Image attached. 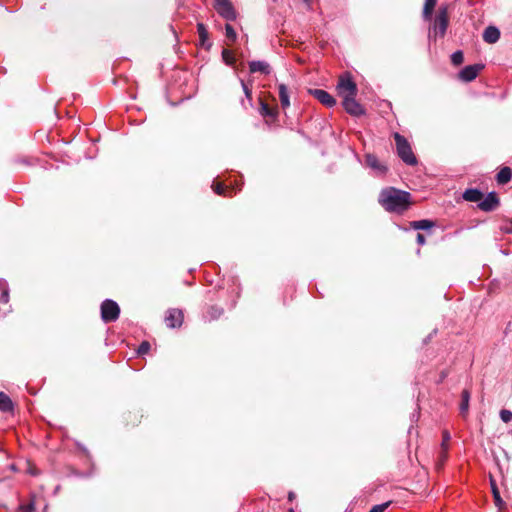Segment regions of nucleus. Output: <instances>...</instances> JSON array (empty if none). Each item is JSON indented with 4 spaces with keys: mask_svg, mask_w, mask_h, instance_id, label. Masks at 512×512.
I'll return each mask as SVG.
<instances>
[{
    "mask_svg": "<svg viewBox=\"0 0 512 512\" xmlns=\"http://www.w3.org/2000/svg\"><path fill=\"white\" fill-rule=\"evenodd\" d=\"M378 202L387 212L402 214L411 205V194L395 187H386L380 191Z\"/></svg>",
    "mask_w": 512,
    "mask_h": 512,
    "instance_id": "f257e3e1",
    "label": "nucleus"
},
{
    "mask_svg": "<svg viewBox=\"0 0 512 512\" xmlns=\"http://www.w3.org/2000/svg\"><path fill=\"white\" fill-rule=\"evenodd\" d=\"M393 137L396 143V151L399 158L407 165H416L418 161L408 140L398 132H395Z\"/></svg>",
    "mask_w": 512,
    "mask_h": 512,
    "instance_id": "f03ea898",
    "label": "nucleus"
},
{
    "mask_svg": "<svg viewBox=\"0 0 512 512\" xmlns=\"http://www.w3.org/2000/svg\"><path fill=\"white\" fill-rule=\"evenodd\" d=\"M449 24L448 9L441 6L438 10L432 29L429 32V39L444 37Z\"/></svg>",
    "mask_w": 512,
    "mask_h": 512,
    "instance_id": "7ed1b4c3",
    "label": "nucleus"
},
{
    "mask_svg": "<svg viewBox=\"0 0 512 512\" xmlns=\"http://www.w3.org/2000/svg\"><path fill=\"white\" fill-rule=\"evenodd\" d=\"M101 319L105 323L115 322L119 318L120 307L114 300L106 299L101 304Z\"/></svg>",
    "mask_w": 512,
    "mask_h": 512,
    "instance_id": "20e7f679",
    "label": "nucleus"
},
{
    "mask_svg": "<svg viewBox=\"0 0 512 512\" xmlns=\"http://www.w3.org/2000/svg\"><path fill=\"white\" fill-rule=\"evenodd\" d=\"M338 94L344 99L349 96H356L358 89L356 83L353 81L352 77L347 74L345 76H341L339 82L337 84Z\"/></svg>",
    "mask_w": 512,
    "mask_h": 512,
    "instance_id": "39448f33",
    "label": "nucleus"
},
{
    "mask_svg": "<svg viewBox=\"0 0 512 512\" xmlns=\"http://www.w3.org/2000/svg\"><path fill=\"white\" fill-rule=\"evenodd\" d=\"M214 8L227 21H233L237 17L236 11L229 0H214Z\"/></svg>",
    "mask_w": 512,
    "mask_h": 512,
    "instance_id": "423d86ee",
    "label": "nucleus"
},
{
    "mask_svg": "<svg viewBox=\"0 0 512 512\" xmlns=\"http://www.w3.org/2000/svg\"><path fill=\"white\" fill-rule=\"evenodd\" d=\"M342 105L345 111L355 117H359L365 114V109L356 100V96L345 97L342 101Z\"/></svg>",
    "mask_w": 512,
    "mask_h": 512,
    "instance_id": "0eeeda50",
    "label": "nucleus"
},
{
    "mask_svg": "<svg viewBox=\"0 0 512 512\" xmlns=\"http://www.w3.org/2000/svg\"><path fill=\"white\" fill-rule=\"evenodd\" d=\"M184 319L183 311L176 308H170L166 312L165 323L169 328H178L182 325Z\"/></svg>",
    "mask_w": 512,
    "mask_h": 512,
    "instance_id": "6e6552de",
    "label": "nucleus"
},
{
    "mask_svg": "<svg viewBox=\"0 0 512 512\" xmlns=\"http://www.w3.org/2000/svg\"><path fill=\"white\" fill-rule=\"evenodd\" d=\"M484 68L482 64H474L465 66L458 74L460 80L464 82L473 81L479 74V72Z\"/></svg>",
    "mask_w": 512,
    "mask_h": 512,
    "instance_id": "1a4fd4ad",
    "label": "nucleus"
},
{
    "mask_svg": "<svg viewBox=\"0 0 512 512\" xmlns=\"http://www.w3.org/2000/svg\"><path fill=\"white\" fill-rule=\"evenodd\" d=\"M309 94L328 108H331L336 105V99L330 93L323 89H310Z\"/></svg>",
    "mask_w": 512,
    "mask_h": 512,
    "instance_id": "9d476101",
    "label": "nucleus"
},
{
    "mask_svg": "<svg viewBox=\"0 0 512 512\" xmlns=\"http://www.w3.org/2000/svg\"><path fill=\"white\" fill-rule=\"evenodd\" d=\"M499 205V198L495 192H490L486 197L482 198L478 207L485 212L494 211Z\"/></svg>",
    "mask_w": 512,
    "mask_h": 512,
    "instance_id": "9b49d317",
    "label": "nucleus"
},
{
    "mask_svg": "<svg viewBox=\"0 0 512 512\" xmlns=\"http://www.w3.org/2000/svg\"><path fill=\"white\" fill-rule=\"evenodd\" d=\"M365 163L369 168L374 170L377 175H383L387 172V167L382 164L374 154H366Z\"/></svg>",
    "mask_w": 512,
    "mask_h": 512,
    "instance_id": "f8f14e48",
    "label": "nucleus"
},
{
    "mask_svg": "<svg viewBox=\"0 0 512 512\" xmlns=\"http://www.w3.org/2000/svg\"><path fill=\"white\" fill-rule=\"evenodd\" d=\"M197 32L199 35L200 45L203 48L209 50L212 46V43L208 40L209 33H208L206 26L203 23H198L197 24Z\"/></svg>",
    "mask_w": 512,
    "mask_h": 512,
    "instance_id": "ddd939ff",
    "label": "nucleus"
},
{
    "mask_svg": "<svg viewBox=\"0 0 512 512\" xmlns=\"http://www.w3.org/2000/svg\"><path fill=\"white\" fill-rule=\"evenodd\" d=\"M249 70L251 73L260 72V73L266 74V75L270 74V72H271L270 65L267 62L261 61V60L250 61L249 62Z\"/></svg>",
    "mask_w": 512,
    "mask_h": 512,
    "instance_id": "4468645a",
    "label": "nucleus"
},
{
    "mask_svg": "<svg viewBox=\"0 0 512 512\" xmlns=\"http://www.w3.org/2000/svg\"><path fill=\"white\" fill-rule=\"evenodd\" d=\"M500 38V31L495 26H488L483 32V40L486 43H496Z\"/></svg>",
    "mask_w": 512,
    "mask_h": 512,
    "instance_id": "2eb2a0df",
    "label": "nucleus"
},
{
    "mask_svg": "<svg viewBox=\"0 0 512 512\" xmlns=\"http://www.w3.org/2000/svg\"><path fill=\"white\" fill-rule=\"evenodd\" d=\"M278 93L280 103L283 109H286L290 106V94L288 88L285 84L281 83L278 85Z\"/></svg>",
    "mask_w": 512,
    "mask_h": 512,
    "instance_id": "dca6fc26",
    "label": "nucleus"
},
{
    "mask_svg": "<svg viewBox=\"0 0 512 512\" xmlns=\"http://www.w3.org/2000/svg\"><path fill=\"white\" fill-rule=\"evenodd\" d=\"M463 198L469 202H480L483 198V193L476 188H469L464 191Z\"/></svg>",
    "mask_w": 512,
    "mask_h": 512,
    "instance_id": "f3484780",
    "label": "nucleus"
},
{
    "mask_svg": "<svg viewBox=\"0 0 512 512\" xmlns=\"http://www.w3.org/2000/svg\"><path fill=\"white\" fill-rule=\"evenodd\" d=\"M490 485H491V491H492V494H493L495 505L498 508L502 509L503 506H504V501L502 500V498L500 496V492H499V489L497 487L496 481L493 479L492 476H490Z\"/></svg>",
    "mask_w": 512,
    "mask_h": 512,
    "instance_id": "a211bd4d",
    "label": "nucleus"
},
{
    "mask_svg": "<svg viewBox=\"0 0 512 512\" xmlns=\"http://www.w3.org/2000/svg\"><path fill=\"white\" fill-rule=\"evenodd\" d=\"M512 178V171L509 167H503L496 175V180L498 184H506Z\"/></svg>",
    "mask_w": 512,
    "mask_h": 512,
    "instance_id": "6ab92c4d",
    "label": "nucleus"
},
{
    "mask_svg": "<svg viewBox=\"0 0 512 512\" xmlns=\"http://www.w3.org/2000/svg\"><path fill=\"white\" fill-rule=\"evenodd\" d=\"M410 226L415 230H429L435 226V223L429 219H423L418 221H412Z\"/></svg>",
    "mask_w": 512,
    "mask_h": 512,
    "instance_id": "aec40b11",
    "label": "nucleus"
},
{
    "mask_svg": "<svg viewBox=\"0 0 512 512\" xmlns=\"http://www.w3.org/2000/svg\"><path fill=\"white\" fill-rule=\"evenodd\" d=\"M13 410V403L10 397L4 392H0V411L10 412Z\"/></svg>",
    "mask_w": 512,
    "mask_h": 512,
    "instance_id": "412c9836",
    "label": "nucleus"
},
{
    "mask_svg": "<svg viewBox=\"0 0 512 512\" xmlns=\"http://www.w3.org/2000/svg\"><path fill=\"white\" fill-rule=\"evenodd\" d=\"M223 314V309L217 306H210L204 315L208 321L216 320Z\"/></svg>",
    "mask_w": 512,
    "mask_h": 512,
    "instance_id": "4be33fe9",
    "label": "nucleus"
},
{
    "mask_svg": "<svg viewBox=\"0 0 512 512\" xmlns=\"http://www.w3.org/2000/svg\"><path fill=\"white\" fill-rule=\"evenodd\" d=\"M469 401H470V392L465 389L461 393L460 413L462 415H465L468 413Z\"/></svg>",
    "mask_w": 512,
    "mask_h": 512,
    "instance_id": "5701e85b",
    "label": "nucleus"
},
{
    "mask_svg": "<svg viewBox=\"0 0 512 512\" xmlns=\"http://www.w3.org/2000/svg\"><path fill=\"white\" fill-rule=\"evenodd\" d=\"M437 4V0H426L423 8V18L425 20L431 19L433 10Z\"/></svg>",
    "mask_w": 512,
    "mask_h": 512,
    "instance_id": "b1692460",
    "label": "nucleus"
},
{
    "mask_svg": "<svg viewBox=\"0 0 512 512\" xmlns=\"http://www.w3.org/2000/svg\"><path fill=\"white\" fill-rule=\"evenodd\" d=\"M450 439H451L450 433L447 430H444L442 433V443H441V447L443 449V453L441 454L442 460H445L447 457L448 442L450 441Z\"/></svg>",
    "mask_w": 512,
    "mask_h": 512,
    "instance_id": "393cba45",
    "label": "nucleus"
},
{
    "mask_svg": "<svg viewBox=\"0 0 512 512\" xmlns=\"http://www.w3.org/2000/svg\"><path fill=\"white\" fill-rule=\"evenodd\" d=\"M260 113L263 115V116H267V117H275L277 115V112H276V109L274 108H271L267 103L265 102H261V105H260Z\"/></svg>",
    "mask_w": 512,
    "mask_h": 512,
    "instance_id": "a878e982",
    "label": "nucleus"
},
{
    "mask_svg": "<svg viewBox=\"0 0 512 512\" xmlns=\"http://www.w3.org/2000/svg\"><path fill=\"white\" fill-rule=\"evenodd\" d=\"M0 288L2 293L0 295V302L7 303L9 301V287L8 283L4 281H0Z\"/></svg>",
    "mask_w": 512,
    "mask_h": 512,
    "instance_id": "bb28decb",
    "label": "nucleus"
},
{
    "mask_svg": "<svg viewBox=\"0 0 512 512\" xmlns=\"http://www.w3.org/2000/svg\"><path fill=\"white\" fill-rule=\"evenodd\" d=\"M464 61V55L461 50H457L451 54V62L455 66H459Z\"/></svg>",
    "mask_w": 512,
    "mask_h": 512,
    "instance_id": "cd10ccee",
    "label": "nucleus"
},
{
    "mask_svg": "<svg viewBox=\"0 0 512 512\" xmlns=\"http://www.w3.org/2000/svg\"><path fill=\"white\" fill-rule=\"evenodd\" d=\"M225 36L230 42L236 41L237 34L232 25H230V24L225 25Z\"/></svg>",
    "mask_w": 512,
    "mask_h": 512,
    "instance_id": "c85d7f7f",
    "label": "nucleus"
},
{
    "mask_svg": "<svg viewBox=\"0 0 512 512\" xmlns=\"http://www.w3.org/2000/svg\"><path fill=\"white\" fill-rule=\"evenodd\" d=\"M222 59L225 62V64H227L229 66L233 65L235 62V58H234L232 52L228 49L222 50Z\"/></svg>",
    "mask_w": 512,
    "mask_h": 512,
    "instance_id": "c756f323",
    "label": "nucleus"
},
{
    "mask_svg": "<svg viewBox=\"0 0 512 512\" xmlns=\"http://www.w3.org/2000/svg\"><path fill=\"white\" fill-rule=\"evenodd\" d=\"M212 188L216 194L226 196L227 187L224 186L222 183L213 184Z\"/></svg>",
    "mask_w": 512,
    "mask_h": 512,
    "instance_id": "7c9ffc66",
    "label": "nucleus"
},
{
    "mask_svg": "<svg viewBox=\"0 0 512 512\" xmlns=\"http://www.w3.org/2000/svg\"><path fill=\"white\" fill-rule=\"evenodd\" d=\"M150 348H151L150 343L148 341H143L139 345V347L137 349V353L139 355H145V354H147L149 352Z\"/></svg>",
    "mask_w": 512,
    "mask_h": 512,
    "instance_id": "2f4dec72",
    "label": "nucleus"
},
{
    "mask_svg": "<svg viewBox=\"0 0 512 512\" xmlns=\"http://www.w3.org/2000/svg\"><path fill=\"white\" fill-rule=\"evenodd\" d=\"M500 418L503 422L508 423L512 420V412L507 409H502L500 411Z\"/></svg>",
    "mask_w": 512,
    "mask_h": 512,
    "instance_id": "473e14b6",
    "label": "nucleus"
},
{
    "mask_svg": "<svg viewBox=\"0 0 512 512\" xmlns=\"http://www.w3.org/2000/svg\"><path fill=\"white\" fill-rule=\"evenodd\" d=\"M389 505H390V502L375 505L370 509L369 512H384L388 508Z\"/></svg>",
    "mask_w": 512,
    "mask_h": 512,
    "instance_id": "72a5a7b5",
    "label": "nucleus"
},
{
    "mask_svg": "<svg viewBox=\"0 0 512 512\" xmlns=\"http://www.w3.org/2000/svg\"><path fill=\"white\" fill-rule=\"evenodd\" d=\"M240 83H241V86H242V89H243V92L246 96V98L251 101L252 99V91L251 89L248 87V85L244 82V80H240Z\"/></svg>",
    "mask_w": 512,
    "mask_h": 512,
    "instance_id": "f704fd0d",
    "label": "nucleus"
},
{
    "mask_svg": "<svg viewBox=\"0 0 512 512\" xmlns=\"http://www.w3.org/2000/svg\"><path fill=\"white\" fill-rule=\"evenodd\" d=\"M20 512H34L35 505L33 502H30L28 504H23L19 506Z\"/></svg>",
    "mask_w": 512,
    "mask_h": 512,
    "instance_id": "c9c22d12",
    "label": "nucleus"
},
{
    "mask_svg": "<svg viewBox=\"0 0 512 512\" xmlns=\"http://www.w3.org/2000/svg\"><path fill=\"white\" fill-rule=\"evenodd\" d=\"M501 229L504 233L512 234V218L506 220Z\"/></svg>",
    "mask_w": 512,
    "mask_h": 512,
    "instance_id": "e433bc0d",
    "label": "nucleus"
},
{
    "mask_svg": "<svg viewBox=\"0 0 512 512\" xmlns=\"http://www.w3.org/2000/svg\"><path fill=\"white\" fill-rule=\"evenodd\" d=\"M416 241L419 245H424L426 243L425 236L421 233L417 234Z\"/></svg>",
    "mask_w": 512,
    "mask_h": 512,
    "instance_id": "4c0bfd02",
    "label": "nucleus"
},
{
    "mask_svg": "<svg viewBox=\"0 0 512 512\" xmlns=\"http://www.w3.org/2000/svg\"><path fill=\"white\" fill-rule=\"evenodd\" d=\"M294 497L293 493H289V499H292Z\"/></svg>",
    "mask_w": 512,
    "mask_h": 512,
    "instance_id": "58836bf2",
    "label": "nucleus"
},
{
    "mask_svg": "<svg viewBox=\"0 0 512 512\" xmlns=\"http://www.w3.org/2000/svg\"><path fill=\"white\" fill-rule=\"evenodd\" d=\"M303 1L306 2V3H309L311 0H303Z\"/></svg>",
    "mask_w": 512,
    "mask_h": 512,
    "instance_id": "ea45409f",
    "label": "nucleus"
}]
</instances>
